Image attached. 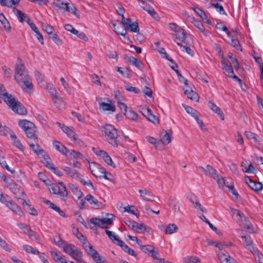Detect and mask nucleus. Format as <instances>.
<instances>
[{
    "label": "nucleus",
    "mask_w": 263,
    "mask_h": 263,
    "mask_svg": "<svg viewBox=\"0 0 263 263\" xmlns=\"http://www.w3.org/2000/svg\"><path fill=\"white\" fill-rule=\"evenodd\" d=\"M48 189L51 194L58 195L62 200L66 201L68 192L66 186L63 182H60L59 183H52L49 185Z\"/></svg>",
    "instance_id": "39448f33"
},
{
    "label": "nucleus",
    "mask_w": 263,
    "mask_h": 263,
    "mask_svg": "<svg viewBox=\"0 0 263 263\" xmlns=\"http://www.w3.org/2000/svg\"><path fill=\"white\" fill-rule=\"evenodd\" d=\"M199 217L202 220H203L206 223H207L212 230H213L214 231H216L217 230L216 227H215L212 223H211L210 222V221L206 218L205 216L204 215H201V216H199Z\"/></svg>",
    "instance_id": "680f3d73"
},
{
    "label": "nucleus",
    "mask_w": 263,
    "mask_h": 263,
    "mask_svg": "<svg viewBox=\"0 0 263 263\" xmlns=\"http://www.w3.org/2000/svg\"><path fill=\"white\" fill-rule=\"evenodd\" d=\"M146 139L149 143L153 144L155 146V147L157 148L158 145L160 143V141L159 140H157L156 138L150 136H146Z\"/></svg>",
    "instance_id": "13d9d810"
},
{
    "label": "nucleus",
    "mask_w": 263,
    "mask_h": 263,
    "mask_svg": "<svg viewBox=\"0 0 263 263\" xmlns=\"http://www.w3.org/2000/svg\"><path fill=\"white\" fill-rule=\"evenodd\" d=\"M192 23L194 24V25L196 27H197L205 36H208V32L205 30L203 26V25L202 24L201 21L193 18Z\"/></svg>",
    "instance_id": "7c9ffc66"
},
{
    "label": "nucleus",
    "mask_w": 263,
    "mask_h": 263,
    "mask_svg": "<svg viewBox=\"0 0 263 263\" xmlns=\"http://www.w3.org/2000/svg\"><path fill=\"white\" fill-rule=\"evenodd\" d=\"M53 102L55 104V105L57 106V108H58L59 109H62L65 107V104L62 99V98L61 97L60 101H58V99H55L53 98L52 99Z\"/></svg>",
    "instance_id": "603ef678"
},
{
    "label": "nucleus",
    "mask_w": 263,
    "mask_h": 263,
    "mask_svg": "<svg viewBox=\"0 0 263 263\" xmlns=\"http://www.w3.org/2000/svg\"><path fill=\"white\" fill-rule=\"evenodd\" d=\"M176 35L177 36V38L180 41L184 42L186 36V33L184 30L181 29L180 31L176 32Z\"/></svg>",
    "instance_id": "bf43d9fd"
},
{
    "label": "nucleus",
    "mask_w": 263,
    "mask_h": 263,
    "mask_svg": "<svg viewBox=\"0 0 263 263\" xmlns=\"http://www.w3.org/2000/svg\"><path fill=\"white\" fill-rule=\"evenodd\" d=\"M23 205L28 206V209L30 210V212H29L30 214L33 216H37L38 215L37 211L34 208L31 207V205L28 203L25 200L23 201Z\"/></svg>",
    "instance_id": "6e6d98bb"
},
{
    "label": "nucleus",
    "mask_w": 263,
    "mask_h": 263,
    "mask_svg": "<svg viewBox=\"0 0 263 263\" xmlns=\"http://www.w3.org/2000/svg\"><path fill=\"white\" fill-rule=\"evenodd\" d=\"M89 169L93 175L96 177L102 178V175L106 173L105 168L96 162L90 163Z\"/></svg>",
    "instance_id": "9d476101"
},
{
    "label": "nucleus",
    "mask_w": 263,
    "mask_h": 263,
    "mask_svg": "<svg viewBox=\"0 0 263 263\" xmlns=\"http://www.w3.org/2000/svg\"><path fill=\"white\" fill-rule=\"evenodd\" d=\"M228 57L230 59L232 60V63L235 69L237 70L239 68V63L237 59L235 57H233L231 53H229Z\"/></svg>",
    "instance_id": "e2e57ef3"
},
{
    "label": "nucleus",
    "mask_w": 263,
    "mask_h": 263,
    "mask_svg": "<svg viewBox=\"0 0 263 263\" xmlns=\"http://www.w3.org/2000/svg\"><path fill=\"white\" fill-rule=\"evenodd\" d=\"M0 96L4 101L15 112L20 115H26V108L12 95L9 94L3 85H0Z\"/></svg>",
    "instance_id": "f03ea898"
},
{
    "label": "nucleus",
    "mask_w": 263,
    "mask_h": 263,
    "mask_svg": "<svg viewBox=\"0 0 263 263\" xmlns=\"http://www.w3.org/2000/svg\"><path fill=\"white\" fill-rule=\"evenodd\" d=\"M18 125L23 129L27 138L32 140L37 139L36 127L33 123L26 120H22L19 121Z\"/></svg>",
    "instance_id": "20e7f679"
},
{
    "label": "nucleus",
    "mask_w": 263,
    "mask_h": 263,
    "mask_svg": "<svg viewBox=\"0 0 263 263\" xmlns=\"http://www.w3.org/2000/svg\"><path fill=\"white\" fill-rule=\"evenodd\" d=\"M185 95L187 96V97L193 101H198L199 100V96L198 95L195 91L192 90H185L184 91Z\"/></svg>",
    "instance_id": "72a5a7b5"
},
{
    "label": "nucleus",
    "mask_w": 263,
    "mask_h": 263,
    "mask_svg": "<svg viewBox=\"0 0 263 263\" xmlns=\"http://www.w3.org/2000/svg\"><path fill=\"white\" fill-rule=\"evenodd\" d=\"M114 218V215L112 214L108 213L106 214V217L100 219L98 218H92L90 219V221L91 223L98 226L101 228H104L103 226L105 224H110Z\"/></svg>",
    "instance_id": "6e6552de"
},
{
    "label": "nucleus",
    "mask_w": 263,
    "mask_h": 263,
    "mask_svg": "<svg viewBox=\"0 0 263 263\" xmlns=\"http://www.w3.org/2000/svg\"><path fill=\"white\" fill-rule=\"evenodd\" d=\"M245 135L247 139L249 140L253 139L254 141L255 142H258V140L255 134L250 131H246L245 133Z\"/></svg>",
    "instance_id": "864d4df0"
},
{
    "label": "nucleus",
    "mask_w": 263,
    "mask_h": 263,
    "mask_svg": "<svg viewBox=\"0 0 263 263\" xmlns=\"http://www.w3.org/2000/svg\"><path fill=\"white\" fill-rule=\"evenodd\" d=\"M125 23L126 29L133 32L138 33L140 31L138 23L137 22H133L129 18H126L123 21Z\"/></svg>",
    "instance_id": "4468645a"
},
{
    "label": "nucleus",
    "mask_w": 263,
    "mask_h": 263,
    "mask_svg": "<svg viewBox=\"0 0 263 263\" xmlns=\"http://www.w3.org/2000/svg\"><path fill=\"white\" fill-rule=\"evenodd\" d=\"M168 205L170 207L172 208L175 212L179 210V204L178 201L176 199H170Z\"/></svg>",
    "instance_id": "a18cd8bd"
},
{
    "label": "nucleus",
    "mask_w": 263,
    "mask_h": 263,
    "mask_svg": "<svg viewBox=\"0 0 263 263\" xmlns=\"http://www.w3.org/2000/svg\"><path fill=\"white\" fill-rule=\"evenodd\" d=\"M43 163L45 165L49 168V169H51L54 166V164L52 163L51 159L49 157V156L45 153L43 155Z\"/></svg>",
    "instance_id": "2f4dec72"
},
{
    "label": "nucleus",
    "mask_w": 263,
    "mask_h": 263,
    "mask_svg": "<svg viewBox=\"0 0 263 263\" xmlns=\"http://www.w3.org/2000/svg\"><path fill=\"white\" fill-rule=\"evenodd\" d=\"M159 141L163 144H167L171 141V136L168 133H166Z\"/></svg>",
    "instance_id": "5fc2aeb1"
},
{
    "label": "nucleus",
    "mask_w": 263,
    "mask_h": 263,
    "mask_svg": "<svg viewBox=\"0 0 263 263\" xmlns=\"http://www.w3.org/2000/svg\"><path fill=\"white\" fill-rule=\"evenodd\" d=\"M7 207L19 216H21L23 215V212L21 208L12 200L10 203L7 205Z\"/></svg>",
    "instance_id": "5701e85b"
},
{
    "label": "nucleus",
    "mask_w": 263,
    "mask_h": 263,
    "mask_svg": "<svg viewBox=\"0 0 263 263\" xmlns=\"http://www.w3.org/2000/svg\"><path fill=\"white\" fill-rule=\"evenodd\" d=\"M13 11L15 12L18 20L21 23H23L25 21L26 15L23 13L21 10L15 9V7L13 8Z\"/></svg>",
    "instance_id": "c03bdc74"
},
{
    "label": "nucleus",
    "mask_w": 263,
    "mask_h": 263,
    "mask_svg": "<svg viewBox=\"0 0 263 263\" xmlns=\"http://www.w3.org/2000/svg\"><path fill=\"white\" fill-rule=\"evenodd\" d=\"M20 2V0H0V4L2 6L14 8Z\"/></svg>",
    "instance_id": "cd10ccee"
},
{
    "label": "nucleus",
    "mask_w": 263,
    "mask_h": 263,
    "mask_svg": "<svg viewBox=\"0 0 263 263\" xmlns=\"http://www.w3.org/2000/svg\"><path fill=\"white\" fill-rule=\"evenodd\" d=\"M237 215L241 218H244L246 223L243 224V227L249 230V232H253L254 231L252 228V225L248 220V219L244 216L243 214L240 211H237Z\"/></svg>",
    "instance_id": "c85d7f7f"
},
{
    "label": "nucleus",
    "mask_w": 263,
    "mask_h": 263,
    "mask_svg": "<svg viewBox=\"0 0 263 263\" xmlns=\"http://www.w3.org/2000/svg\"><path fill=\"white\" fill-rule=\"evenodd\" d=\"M105 232L106 234L108 235V237L112 241H117L116 244L118 245L119 243V240H121L117 236H116L114 233H112V232L106 229V227H105Z\"/></svg>",
    "instance_id": "37998d69"
},
{
    "label": "nucleus",
    "mask_w": 263,
    "mask_h": 263,
    "mask_svg": "<svg viewBox=\"0 0 263 263\" xmlns=\"http://www.w3.org/2000/svg\"><path fill=\"white\" fill-rule=\"evenodd\" d=\"M245 181L249 186L255 192L261 191L263 189V184L262 183L254 181L248 176L245 177Z\"/></svg>",
    "instance_id": "ddd939ff"
},
{
    "label": "nucleus",
    "mask_w": 263,
    "mask_h": 263,
    "mask_svg": "<svg viewBox=\"0 0 263 263\" xmlns=\"http://www.w3.org/2000/svg\"><path fill=\"white\" fill-rule=\"evenodd\" d=\"M61 127L62 130L67 135V136L72 140H76L77 139V137L74 130V128L72 126H67L60 123H57Z\"/></svg>",
    "instance_id": "f8f14e48"
},
{
    "label": "nucleus",
    "mask_w": 263,
    "mask_h": 263,
    "mask_svg": "<svg viewBox=\"0 0 263 263\" xmlns=\"http://www.w3.org/2000/svg\"><path fill=\"white\" fill-rule=\"evenodd\" d=\"M106 99L107 100L106 103L99 101L100 109L103 111L114 112L116 110L115 106L111 103V101L109 99L107 98Z\"/></svg>",
    "instance_id": "f3484780"
},
{
    "label": "nucleus",
    "mask_w": 263,
    "mask_h": 263,
    "mask_svg": "<svg viewBox=\"0 0 263 263\" xmlns=\"http://www.w3.org/2000/svg\"><path fill=\"white\" fill-rule=\"evenodd\" d=\"M58 238L59 239V240L57 243V246H58L60 248H62L63 251L66 254L69 255L71 252L75 248L76 246L72 243L65 244V242L63 240H62L60 237H58Z\"/></svg>",
    "instance_id": "2eb2a0df"
},
{
    "label": "nucleus",
    "mask_w": 263,
    "mask_h": 263,
    "mask_svg": "<svg viewBox=\"0 0 263 263\" xmlns=\"http://www.w3.org/2000/svg\"><path fill=\"white\" fill-rule=\"evenodd\" d=\"M113 30L118 34H120L124 37V39L129 40V37L126 36V30L125 23L119 21H113L111 22Z\"/></svg>",
    "instance_id": "0eeeda50"
},
{
    "label": "nucleus",
    "mask_w": 263,
    "mask_h": 263,
    "mask_svg": "<svg viewBox=\"0 0 263 263\" xmlns=\"http://www.w3.org/2000/svg\"><path fill=\"white\" fill-rule=\"evenodd\" d=\"M43 29L46 31V32L48 34V35H50L51 34H53L54 28L53 27L49 25L46 24L43 26Z\"/></svg>",
    "instance_id": "0e129e2a"
},
{
    "label": "nucleus",
    "mask_w": 263,
    "mask_h": 263,
    "mask_svg": "<svg viewBox=\"0 0 263 263\" xmlns=\"http://www.w3.org/2000/svg\"><path fill=\"white\" fill-rule=\"evenodd\" d=\"M223 69L224 71V73L228 77L232 78L235 81L238 82L239 84L241 83V80L234 74L232 64L229 66H227L225 67H223Z\"/></svg>",
    "instance_id": "a211bd4d"
},
{
    "label": "nucleus",
    "mask_w": 263,
    "mask_h": 263,
    "mask_svg": "<svg viewBox=\"0 0 263 263\" xmlns=\"http://www.w3.org/2000/svg\"><path fill=\"white\" fill-rule=\"evenodd\" d=\"M193 10L202 19L207 18L206 14L200 8L198 7H194Z\"/></svg>",
    "instance_id": "4d7b16f0"
},
{
    "label": "nucleus",
    "mask_w": 263,
    "mask_h": 263,
    "mask_svg": "<svg viewBox=\"0 0 263 263\" xmlns=\"http://www.w3.org/2000/svg\"><path fill=\"white\" fill-rule=\"evenodd\" d=\"M218 255L221 263H238L235 259L223 252H219Z\"/></svg>",
    "instance_id": "aec40b11"
},
{
    "label": "nucleus",
    "mask_w": 263,
    "mask_h": 263,
    "mask_svg": "<svg viewBox=\"0 0 263 263\" xmlns=\"http://www.w3.org/2000/svg\"><path fill=\"white\" fill-rule=\"evenodd\" d=\"M211 7L216 9V11L221 15H227V13L223 8V7L218 3L216 4H211Z\"/></svg>",
    "instance_id": "79ce46f5"
},
{
    "label": "nucleus",
    "mask_w": 263,
    "mask_h": 263,
    "mask_svg": "<svg viewBox=\"0 0 263 263\" xmlns=\"http://www.w3.org/2000/svg\"><path fill=\"white\" fill-rule=\"evenodd\" d=\"M52 5L60 9H63L67 12L70 11L69 7V4L68 3H64L61 0H53Z\"/></svg>",
    "instance_id": "4be33fe9"
},
{
    "label": "nucleus",
    "mask_w": 263,
    "mask_h": 263,
    "mask_svg": "<svg viewBox=\"0 0 263 263\" xmlns=\"http://www.w3.org/2000/svg\"><path fill=\"white\" fill-rule=\"evenodd\" d=\"M139 192L140 193L141 197L143 200L146 201H151V199L146 196H150L151 193L146 190H139Z\"/></svg>",
    "instance_id": "09e8293b"
},
{
    "label": "nucleus",
    "mask_w": 263,
    "mask_h": 263,
    "mask_svg": "<svg viewBox=\"0 0 263 263\" xmlns=\"http://www.w3.org/2000/svg\"><path fill=\"white\" fill-rule=\"evenodd\" d=\"M184 263H200V259L197 257L190 256L184 259Z\"/></svg>",
    "instance_id": "8fccbe9b"
},
{
    "label": "nucleus",
    "mask_w": 263,
    "mask_h": 263,
    "mask_svg": "<svg viewBox=\"0 0 263 263\" xmlns=\"http://www.w3.org/2000/svg\"><path fill=\"white\" fill-rule=\"evenodd\" d=\"M49 92L50 95L52 96V98H54L55 99H58V101H60L61 97L59 96L58 92L55 88H51L49 89Z\"/></svg>",
    "instance_id": "052dcab7"
},
{
    "label": "nucleus",
    "mask_w": 263,
    "mask_h": 263,
    "mask_svg": "<svg viewBox=\"0 0 263 263\" xmlns=\"http://www.w3.org/2000/svg\"><path fill=\"white\" fill-rule=\"evenodd\" d=\"M142 114L145 116L149 121L152 122L154 123H158L159 122V119L156 116H155L152 111L148 108L144 109L142 112Z\"/></svg>",
    "instance_id": "412c9836"
},
{
    "label": "nucleus",
    "mask_w": 263,
    "mask_h": 263,
    "mask_svg": "<svg viewBox=\"0 0 263 263\" xmlns=\"http://www.w3.org/2000/svg\"><path fill=\"white\" fill-rule=\"evenodd\" d=\"M102 133L105 140L114 147L118 146L117 138L119 135L118 130L111 124H105L102 126Z\"/></svg>",
    "instance_id": "7ed1b4c3"
},
{
    "label": "nucleus",
    "mask_w": 263,
    "mask_h": 263,
    "mask_svg": "<svg viewBox=\"0 0 263 263\" xmlns=\"http://www.w3.org/2000/svg\"><path fill=\"white\" fill-rule=\"evenodd\" d=\"M177 230L178 227L175 224L170 223L166 227L165 233L171 234L177 232Z\"/></svg>",
    "instance_id": "ea45409f"
},
{
    "label": "nucleus",
    "mask_w": 263,
    "mask_h": 263,
    "mask_svg": "<svg viewBox=\"0 0 263 263\" xmlns=\"http://www.w3.org/2000/svg\"><path fill=\"white\" fill-rule=\"evenodd\" d=\"M124 115L127 118L133 120L135 121L138 119V114L130 109H128L127 110H126V111L124 112Z\"/></svg>",
    "instance_id": "e433bc0d"
},
{
    "label": "nucleus",
    "mask_w": 263,
    "mask_h": 263,
    "mask_svg": "<svg viewBox=\"0 0 263 263\" xmlns=\"http://www.w3.org/2000/svg\"><path fill=\"white\" fill-rule=\"evenodd\" d=\"M139 246L140 249L145 253L150 254L155 249L154 246L151 245H142L141 242Z\"/></svg>",
    "instance_id": "a19ab883"
},
{
    "label": "nucleus",
    "mask_w": 263,
    "mask_h": 263,
    "mask_svg": "<svg viewBox=\"0 0 263 263\" xmlns=\"http://www.w3.org/2000/svg\"><path fill=\"white\" fill-rule=\"evenodd\" d=\"M24 250L28 253H31L33 254H39V251L34 249L31 246L28 245H24L23 246Z\"/></svg>",
    "instance_id": "49530a36"
},
{
    "label": "nucleus",
    "mask_w": 263,
    "mask_h": 263,
    "mask_svg": "<svg viewBox=\"0 0 263 263\" xmlns=\"http://www.w3.org/2000/svg\"><path fill=\"white\" fill-rule=\"evenodd\" d=\"M125 223L134 231L141 230L144 233L146 231V227L143 223H138L129 218H125Z\"/></svg>",
    "instance_id": "9b49d317"
},
{
    "label": "nucleus",
    "mask_w": 263,
    "mask_h": 263,
    "mask_svg": "<svg viewBox=\"0 0 263 263\" xmlns=\"http://www.w3.org/2000/svg\"><path fill=\"white\" fill-rule=\"evenodd\" d=\"M69 186L72 193L78 197V199H80L83 195V193L74 184H71Z\"/></svg>",
    "instance_id": "4c0bfd02"
},
{
    "label": "nucleus",
    "mask_w": 263,
    "mask_h": 263,
    "mask_svg": "<svg viewBox=\"0 0 263 263\" xmlns=\"http://www.w3.org/2000/svg\"><path fill=\"white\" fill-rule=\"evenodd\" d=\"M205 175L214 178L217 176V172L212 166L208 165L206 166Z\"/></svg>",
    "instance_id": "473e14b6"
},
{
    "label": "nucleus",
    "mask_w": 263,
    "mask_h": 263,
    "mask_svg": "<svg viewBox=\"0 0 263 263\" xmlns=\"http://www.w3.org/2000/svg\"><path fill=\"white\" fill-rule=\"evenodd\" d=\"M209 104L210 108L211 110H212L214 112L217 114L220 117L222 120H224V116L220 108L219 107H218L214 103L211 101L209 102Z\"/></svg>",
    "instance_id": "a878e982"
},
{
    "label": "nucleus",
    "mask_w": 263,
    "mask_h": 263,
    "mask_svg": "<svg viewBox=\"0 0 263 263\" xmlns=\"http://www.w3.org/2000/svg\"><path fill=\"white\" fill-rule=\"evenodd\" d=\"M2 70L3 71V75L4 77L9 78L11 76V69L7 67L6 66H3L2 67Z\"/></svg>",
    "instance_id": "338daca9"
},
{
    "label": "nucleus",
    "mask_w": 263,
    "mask_h": 263,
    "mask_svg": "<svg viewBox=\"0 0 263 263\" xmlns=\"http://www.w3.org/2000/svg\"><path fill=\"white\" fill-rule=\"evenodd\" d=\"M214 179L216 180L217 182L220 187H223L224 185L227 187V186L229 185L226 184V181L225 179L222 177L218 175V174L216 177L214 178Z\"/></svg>",
    "instance_id": "3c124183"
},
{
    "label": "nucleus",
    "mask_w": 263,
    "mask_h": 263,
    "mask_svg": "<svg viewBox=\"0 0 263 263\" xmlns=\"http://www.w3.org/2000/svg\"><path fill=\"white\" fill-rule=\"evenodd\" d=\"M14 78L24 91L30 92L33 89V85L28 71L20 58L17 59L15 65Z\"/></svg>",
    "instance_id": "f257e3e1"
},
{
    "label": "nucleus",
    "mask_w": 263,
    "mask_h": 263,
    "mask_svg": "<svg viewBox=\"0 0 263 263\" xmlns=\"http://www.w3.org/2000/svg\"><path fill=\"white\" fill-rule=\"evenodd\" d=\"M257 263H263V255L259 252L254 255Z\"/></svg>",
    "instance_id": "774afa93"
},
{
    "label": "nucleus",
    "mask_w": 263,
    "mask_h": 263,
    "mask_svg": "<svg viewBox=\"0 0 263 263\" xmlns=\"http://www.w3.org/2000/svg\"><path fill=\"white\" fill-rule=\"evenodd\" d=\"M98 155H99L101 157H103L104 161L108 164L114 167H115L116 166L115 164L113 163L112 160L111 158V157L108 155V154L104 151H100L99 152V154H97Z\"/></svg>",
    "instance_id": "c756f323"
},
{
    "label": "nucleus",
    "mask_w": 263,
    "mask_h": 263,
    "mask_svg": "<svg viewBox=\"0 0 263 263\" xmlns=\"http://www.w3.org/2000/svg\"><path fill=\"white\" fill-rule=\"evenodd\" d=\"M43 201L47 205H48L49 206V207L52 209H53V210H54L55 211H57L58 208H59V206H57L55 204H54V203H52L50 201H49V200H47V199H46L45 198H43Z\"/></svg>",
    "instance_id": "69168bd1"
},
{
    "label": "nucleus",
    "mask_w": 263,
    "mask_h": 263,
    "mask_svg": "<svg viewBox=\"0 0 263 263\" xmlns=\"http://www.w3.org/2000/svg\"><path fill=\"white\" fill-rule=\"evenodd\" d=\"M7 187L17 198H21L24 195L23 190L12 180H11L10 182L8 183Z\"/></svg>",
    "instance_id": "1a4fd4ad"
},
{
    "label": "nucleus",
    "mask_w": 263,
    "mask_h": 263,
    "mask_svg": "<svg viewBox=\"0 0 263 263\" xmlns=\"http://www.w3.org/2000/svg\"><path fill=\"white\" fill-rule=\"evenodd\" d=\"M118 246H120L122 250L129 255L136 257L137 256L135 251L132 248H129L128 246L125 244L124 242L122 240H119Z\"/></svg>",
    "instance_id": "bb28decb"
},
{
    "label": "nucleus",
    "mask_w": 263,
    "mask_h": 263,
    "mask_svg": "<svg viewBox=\"0 0 263 263\" xmlns=\"http://www.w3.org/2000/svg\"><path fill=\"white\" fill-rule=\"evenodd\" d=\"M50 254L53 259L56 262H60L62 263L63 260H65L64 258L65 256L62 255L57 252L51 251Z\"/></svg>",
    "instance_id": "58836bf2"
},
{
    "label": "nucleus",
    "mask_w": 263,
    "mask_h": 263,
    "mask_svg": "<svg viewBox=\"0 0 263 263\" xmlns=\"http://www.w3.org/2000/svg\"><path fill=\"white\" fill-rule=\"evenodd\" d=\"M246 162L247 163H248L249 165L248 166H245L244 165V163H243V164H242V171L244 172H246V173H255L256 172V168L253 165V164L251 163V162L249 161L248 162V161H246Z\"/></svg>",
    "instance_id": "f704fd0d"
},
{
    "label": "nucleus",
    "mask_w": 263,
    "mask_h": 263,
    "mask_svg": "<svg viewBox=\"0 0 263 263\" xmlns=\"http://www.w3.org/2000/svg\"><path fill=\"white\" fill-rule=\"evenodd\" d=\"M127 61L129 64L136 66L140 70H142L143 68V63L134 57H127Z\"/></svg>",
    "instance_id": "393cba45"
},
{
    "label": "nucleus",
    "mask_w": 263,
    "mask_h": 263,
    "mask_svg": "<svg viewBox=\"0 0 263 263\" xmlns=\"http://www.w3.org/2000/svg\"><path fill=\"white\" fill-rule=\"evenodd\" d=\"M49 38L51 39L52 41L58 46H61L62 44V41L58 36L56 33H53L49 36Z\"/></svg>",
    "instance_id": "de8ad7c7"
},
{
    "label": "nucleus",
    "mask_w": 263,
    "mask_h": 263,
    "mask_svg": "<svg viewBox=\"0 0 263 263\" xmlns=\"http://www.w3.org/2000/svg\"><path fill=\"white\" fill-rule=\"evenodd\" d=\"M33 142L28 141V143L29 145L31 148L32 149L34 153L37 155H43L46 152L42 148H40L39 144L38 139L33 140Z\"/></svg>",
    "instance_id": "dca6fc26"
},
{
    "label": "nucleus",
    "mask_w": 263,
    "mask_h": 263,
    "mask_svg": "<svg viewBox=\"0 0 263 263\" xmlns=\"http://www.w3.org/2000/svg\"><path fill=\"white\" fill-rule=\"evenodd\" d=\"M84 245V250L96 263H108L104 257H101L97 251L93 248L91 245L88 242Z\"/></svg>",
    "instance_id": "423d86ee"
},
{
    "label": "nucleus",
    "mask_w": 263,
    "mask_h": 263,
    "mask_svg": "<svg viewBox=\"0 0 263 263\" xmlns=\"http://www.w3.org/2000/svg\"><path fill=\"white\" fill-rule=\"evenodd\" d=\"M69 256L72 259L76 260L77 262H83V252L77 246L75 247V248L73 250Z\"/></svg>",
    "instance_id": "6ab92c4d"
},
{
    "label": "nucleus",
    "mask_w": 263,
    "mask_h": 263,
    "mask_svg": "<svg viewBox=\"0 0 263 263\" xmlns=\"http://www.w3.org/2000/svg\"><path fill=\"white\" fill-rule=\"evenodd\" d=\"M85 199L91 205H94L95 208H99L98 200L91 194H88L85 197Z\"/></svg>",
    "instance_id": "c9c22d12"
},
{
    "label": "nucleus",
    "mask_w": 263,
    "mask_h": 263,
    "mask_svg": "<svg viewBox=\"0 0 263 263\" xmlns=\"http://www.w3.org/2000/svg\"><path fill=\"white\" fill-rule=\"evenodd\" d=\"M189 200L196 209L200 210L202 212H206V209L202 206L195 195H191L189 197Z\"/></svg>",
    "instance_id": "b1692460"
}]
</instances>
